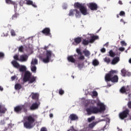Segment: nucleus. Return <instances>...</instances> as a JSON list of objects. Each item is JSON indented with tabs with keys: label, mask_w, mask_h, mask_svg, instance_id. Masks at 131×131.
Instances as JSON below:
<instances>
[{
	"label": "nucleus",
	"mask_w": 131,
	"mask_h": 131,
	"mask_svg": "<svg viewBox=\"0 0 131 131\" xmlns=\"http://www.w3.org/2000/svg\"><path fill=\"white\" fill-rule=\"evenodd\" d=\"M36 116L34 115H30L28 116L25 117L24 120V127L27 129H31L33 128L35 125Z\"/></svg>",
	"instance_id": "f257e3e1"
},
{
	"label": "nucleus",
	"mask_w": 131,
	"mask_h": 131,
	"mask_svg": "<svg viewBox=\"0 0 131 131\" xmlns=\"http://www.w3.org/2000/svg\"><path fill=\"white\" fill-rule=\"evenodd\" d=\"M118 71L116 70H111L105 76V80L106 82L108 81H111L113 83H116L118 82V76L115 75L117 74Z\"/></svg>",
	"instance_id": "f03ea898"
},
{
	"label": "nucleus",
	"mask_w": 131,
	"mask_h": 131,
	"mask_svg": "<svg viewBox=\"0 0 131 131\" xmlns=\"http://www.w3.org/2000/svg\"><path fill=\"white\" fill-rule=\"evenodd\" d=\"M74 7L75 8H78L79 9V11L81 13V14L84 15V16L88 15V10L86 9V7L82 5V4L77 2L75 3Z\"/></svg>",
	"instance_id": "7ed1b4c3"
},
{
	"label": "nucleus",
	"mask_w": 131,
	"mask_h": 131,
	"mask_svg": "<svg viewBox=\"0 0 131 131\" xmlns=\"http://www.w3.org/2000/svg\"><path fill=\"white\" fill-rule=\"evenodd\" d=\"M14 111L18 114H21V112H27V106L25 104L19 105L15 106L14 108Z\"/></svg>",
	"instance_id": "20e7f679"
},
{
	"label": "nucleus",
	"mask_w": 131,
	"mask_h": 131,
	"mask_svg": "<svg viewBox=\"0 0 131 131\" xmlns=\"http://www.w3.org/2000/svg\"><path fill=\"white\" fill-rule=\"evenodd\" d=\"M48 49H49V46H45L43 48V50L46 51V57L42 59V61L44 63H49V62H50L51 57H52V52L51 51L48 50Z\"/></svg>",
	"instance_id": "39448f33"
},
{
	"label": "nucleus",
	"mask_w": 131,
	"mask_h": 131,
	"mask_svg": "<svg viewBox=\"0 0 131 131\" xmlns=\"http://www.w3.org/2000/svg\"><path fill=\"white\" fill-rule=\"evenodd\" d=\"M74 14L76 18H80L81 16L80 11H79V10H78L77 9H71L70 10L69 16H74Z\"/></svg>",
	"instance_id": "423d86ee"
},
{
	"label": "nucleus",
	"mask_w": 131,
	"mask_h": 131,
	"mask_svg": "<svg viewBox=\"0 0 131 131\" xmlns=\"http://www.w3.org/2000/svg\"><path fill=\"white\" fill-rule=\"evenodd\" d=\"M128 115H129V110L126 108L119 113V117L120 119L123 120L124 119H125V118H127Z\"/></svg>",
	"instance_id": "0eeeda50"
},
{
	"label": "nucleus",
	"mask_w": 131,
	"mask_h": 131,
	"mask_svg": "<svg viewBox=\"0 0 131 131\" xmlns=\"http://www.w3.org/2000/svg\"><path fill=\"white\" fill-rule=\"evenodd\" d=\"M97 108L95 106H91L86 108V112L88 115H92V114H97Z\"/></svg>",
	"instance_id": "6e6552de"
},
{
	"label": "nucleus",
	"mask_w": 131,
	"mask_h": 131,
	"mask_svg": "<svg viewBox=\"0 0 131 131\" xmlns=\"http://www.w3.org/2000/svg\"><path fill=\"white\" fill-rule=\"evenodd\" d=\"M97 105L99 106V108H98V107L95 106V109H96L97 111V113H99V112L101 113L102 112H104V111L106 110V107L105 106V105H104V103H98Z\"/></svg>",
	"instance_id": "1a4fd4ad"
},
{
	"label": "nucleus",
	"mask_w": 131,
	"mask_h": 131,
	"mask_svg": "<svg viewBox=\"0 0 131 131\" xmlns=\"http://www.w3.org/2000/svg\"><path fill=\"white\" fill-rule=\"evenodd\" d=\"M78 120V116L75 114H71L69 117L68 121H70V123H72V121Z\"/></svg>",
	"instance_id": "9d476101"
},
{
	"label": "nucleus",
	"mask_w": 131,
	"mask_h": 131,
	"mask_svg": "<svg viewBox=\"0 0 131 131\" xmlns=\"http://www.w3.org/2000/svg\"><path fill=\"white\" fill-rule=\"evenodd\" d=\"M40 105V102L39 101H37L36 102H34L32 104L31 106L30 107V110L33 111L38 109V107Z\"/></svg>",
	"instance_id": "9b49d317"
},
{
	"label": "nucleus",
	"mask_w": 131,
	"mask_h": 131,
	"mask_svg": "<svg viewBox=\"0 0 131 131\" xmlns=\"http://www.w3.org/2000/svg\"><path fill=\"white\" fill-rule=\"evenodd\" d=\"M88 6L92 11H97L98 10V5L95 3H90Z\"/></svg>",
	"instance_id": "f8f14e48"
},
{
	"label": "nucleus",
	"mask_w": 131,
	"mask_h": 131,
	"mask_svg": "<svg viewBox=\"0 0 131 131\" xmlns=\"http://www.w3.org/2000/svg\"><path fill=\"white\" fill-rule=\"evenodd\" d=\"M41 33L45 35L52 37V34L51 33V29L50 28H45L41 31Z\"/></svg>",
	"instance_id": "ddd939ff"
},
{
	"label": "nucleus",
	"mask_w": 131,
	"mask_h": 131,
	"mask_svg": "<svg viewBox=\"0 0 131 131\" xmlns=\"http://www.w3.org/2000/svg\"><path fill=\"white\" fill-rule=\"evenodd\" d=\"M31 77V73L30 72L27 71L25 73V75L23 78L24 82H27L28 80Z\"/></svg>",
	"instance_id": "4468645a"
},
{
	"label": "nucleus",
	"mask_w": 131,
	"mask_h": 131,
	"mask_svg": "<svg viewBox=\"0 0 131 131\" xmlns=\"http://www.w3.org/2000/svg\"><path fill=\"white\" fill-rule=\"evenodd\" d=\"M74 57L76 58V57H77V54H74V55H70L68 56V61L71 63H75V62H76V59H75Z\"/></svg>",
	"instance_id": "2eb2a0df"
},
{
	"label": "nucleus",
	"mask_w": 131,
	"mask_h": 131,
	"mask_svg": "<svg viewBox=\"0 0 131 131\" xmlns=\"http://www.w3.org/2000/svg\"><path fill=\"white\" fill-rule=\"evenodd\" d=\"M76 52L80 56L78 57V60H84V56L82 55V52L79 48L76 49Z\"/></svg>",
	"instance_id": "dca6fc26"
},
{
	"label": "nucleus",
	"mask_w": 131,
	"mask_h": 131,
	"mask_svg": "<svg viewBox=\"0 0 131 131\" xmlns=\"http://www.w3.org/2000/svg\"><path fill=\"white\" fill-rule=\"evenodd\" d=\"M28 60V56L26 54L21 55L20 56L19 62H26Z\"/></svg>",
	"instance_id": "f3484780"
},
{
	"label": "nucleus",
	"mask_w": 131,
	"mask_h": 131,
	"mask_svg": "<svg viewBox=\"0 0 131 131\" xmlns=\"http://www.w3.org/2000/svg\"><path fill=\"white\" fill-rule=\"evenodd\" d=\"M120 92L121 94H125L127 92H129V86H127L126 88L124 86H122L120 89Z\"/></svg>",
	"instance_id": "a211bd4d"
},
{
	"label": "nucleus",
	"mask_w": 131,
	"mask_h": 131,
	"mask_svg": "<svg viewBox=\"0 0 131 131\" xmlns=\"http://www.w3.org/2000/svg\"><path fill=\"white\" fill-rule=\"evenodd\" d=\"M25 2H26V5H28V6H32L34 8H37V6H36V4H35V3H33V2L31 0H25Z\"/></svg>",
	"instance_id": "6ab92c4d"
},
{
	"label": "nucleus",
	"mask_w": 131,
	"mask_h": 131,
	"mask_svg": "<svg viewBox=\"0 0 131 131\" xmlns=\"http://www.w3.org/2000/svg\"><path fill=\"white\" fill-rule=\"evenodd\" d=\"M121 75L122 76H124V77H125V76H130V75H131L130 73L124 69H122L121 71Z\"/></svg>",
	"instance_id": "aec40b11"
},
{
	"label": "nucleus",
	"mask_w": 131,
	"mask_h": 131,
	"mask_svg": "<svg viewBox=\"0 0 131 131\" xmlns=\"http://www.w3.org/2000/svg\"><path fill=\"white\" fill-rule=\"evenodd\" d=\"M74 41L73 43V45H75V46H77V45H79L80 42H81V37H77L74 39Z\"/></svg>",
	"instance_id": "412c9836"
},
{
	"label": "nucleus",
	"mask_w": 131,
	"mask_h": 131,
	"mask_svg": "<svg viewBox=\"0 0 131 131\" xmlns=\"http://www.w3.org/2000/svg\"><path fill=\"white\" fill-rule=\"evenodd\" d=\"M6 3L8 5H13L14 7V9H17V4L15 2L12 0H5Z\"/></svg>",
	"instance_id": "4be33fe9"
},
{
	"label": "nucleus",
	"mask_w": 131,
	"mask_h": 131,
	"mask_svg": "<svg viewBox=\"0 0 131 131\" xmlns=\"http://www.w3.org/2000/svg\"><path fill=\"white\" fill-rule=\"evenodd\" d=\"M119 61H120L119 57H116L113 59L111 62V64H112V65H116V64H117V63H118Z\"/></svg>",
	"instance_id": "5701e85b"
},
{
	"label": "nucleus",
	"mask_w": 131,
	"mask_h": 131,
	"mask_svg": "<svg viewBox=\"0 0 131 131\" xmlns=\"http://www.w3.org/2000/svg\"><path fill=\"white\" fill-rule=\"evenodd\" d=\"M31 96L32 97V99H33V100H37L38 101V98L39 97V94H38V93H34L32 92L31 94Z\"/></svg>",
	"instance_id": "b1692460"
},
{
	"label": "nucleus",
	"mask_w": 131,
	"mask_h": 131,
	"mask_svg": "<svg viewBox=\"0 0 131 131\" xmlns=\"http://www.w3.org/2000/svg\"><path fill=\"white\" fill-rule=\"evenodd\" d=\"M11 64L15 68H17V69L20 68V64H19V63L15 60L12 61Z\"/></svg>",
	"instance_id": "393cba45"
},
{
	"label": "nucleus",
	"mask_w": 131,
	"mask_h": 131,
	"mask_svg": "<svg viewBox=\"0 0 131 131\" xmlns=\"http://www.w3.org/2000/svg\"><path fill=\"white\" fill-rule=\"evenodd\" d=\"M98 122L99 121H95V122H93L92 123L89 124L88 129L89 128H91L92 129H93V128H94V127H95V126H96V125L98 124Z\"/></svg>",
	"instance_id": "a878e982"
},
{
	"label": "nucleus",
	"mask_w": 131,
	"mask_h": 131,
	"mask_svg": "<svg viewBox=\"0 0 131 131\" xmlns=\"http://www.w3.org/2000/svg\"><path fill=\"white\" fill-rule=\"evenodd\" d=\"M96 39H99V36L95 35L92 36L89 42L90 43H93V42H94Z\"/></svg>",
	"instance_id": "bb28decb"
},
{
	"label": "nucleus",
	"mask_w": 131,
	"mask_h": 131,
	"mask_svg": "<svg viewBox=\"0 0 131 131\" xmlns=\"http://www.w3.org/2000/svg\"><path fill=\"white\" fill-rule=\"evenodd\" d=\"M36 80V78L34 76H31L30 78L28 80L29 83H33Z\"/></svg>",
	"instance_id": "cd10ccee"
},
{
	"label": "nucleus",
	"mask_w": 131,
	"mask_h": 131,
	"mask_svg": "<svg viewBox=\"0 0 131 131\" xmlns=\"http://www.w3.org/2000/svg\"><path fill=\"white\" fill-rule=\"evenodd\" d=\"M19 69L20 72H25L26 71V67L25 66H20Z\"/></svg>",
	"instance_id": "c85d7f7f"
},
{
	"label": "nucleus",
	"mask_w": 131,
	"mask_h": 131,
	"mask_svg": "<svg viewBox=\"0 0 131 131\" xmlns=\"http://www.w3.org/2000/svg\"><path fill=\"white\" fill-rule=\"evenodd\" d=\"M90 43V41L89 40H86V39H83L82 42V45L83 46H88Z\"/></svg>",
	"instance_id": "c756f323"
},
{
	"label": "nucleus",
	"mask_w": 131,
	"mask_h": 131,
	"mask_svg": "<svg viewBox=\"0 0 131 131\" xmlns=\"http://www.w3.org/2000/svg\"><path fill=\"white\" fill-rule=\"evenodd\" d=\"M19 17V13L15 12L12 16V20H16Z\"/></svg>",
	"instance_id": "7c9ffc66"
},
{
	"label": "nucleus",
	"mask_w": 131,
	"mask_h": 131,
	"mask_svg": "<svg viewBox=\"0 0 131 131\" xmlns=\"http://www.w3.org/2000/svg\"><path fill=\"white\" fill-rule=\"evenodd\" d=\"M109 55L110 57H112V58H114L116 56V54L115 53L113 52V50H110L109 51Z\"/></svg>",
	"instance_id": "2f4dec72"
},
{
	"label": "nucleus",
	"mask_w": 131,
	"mask_h": 131,
	"mask_svg": "<svg viewBox=\"0 0 131 131\" xmlns=\"http://www.w3.org/2000/svg\"><path fill=\"white\" fill-rule=\"evenodd\" d=\"M92 64L94 66H98L100 63L99 62V61L97 59H94L93 60Z\"/></svg>",
	"instance_id": "473e14b6"
},
{
	"label": "nucleus",
	"mask_w": 131,
	"mask_h": 131,
	"mask_svg": "<svg viewBox=\"0 0 131 131\" xmlns=\"http://www.w3.org/2000/svg\"><path fill=\"white\" fill-rule=\"evenodd\" d=\"M31 65H33V66H35V65H37L38 64V61L37 59H32L31 62Z\"/></svg>",
	"instance_id": "72a5a7b5"
},
{
	"label": "nucleus",
	"mask_w": 131,
	"mask_h": 131,
	"mask_svg": "<svg viewBox=\"0 0 131 131\" xmlns=\"http://www.w3.org/2000/svg\"><path fill=\"white\" fill-rule=\"evenodd\" d=\"M83 53L85 56V57H89V56L91 55V53H90V51L88 50H83Z\"/></svg>",
	"instance_id": "f704fd0d"
},
{
	"label": "nucleus",
	"mask_w": 131,
	"mask_h": 131,
	"mask_svg": "<svg viewBox=\"0 0 131 131\" xmlns=\"http://www.w3.org/2000/svg\"><path fill=\"white\" fill-rule=\"evenodd\" d=\"M22 88V85L19 83H16L15 85V89L16 90H21V88Z\"/></svg>",
	"instance_id": "c9c22d12"
},
{
	"label": "nucleus",
	"mask_w": 131,
	"mask_h": 131,
	"mask_svg": "<svg viewBox=\"0 0 131 131\" xmlns=\"http://www.w3.org/2000/svg\"><path fill=\"white\" fill-rule=\"evenodd\" d=\"M104 61L105 63H107V64H109L110 62H111V59H110V58L106 57L104 58Z\"/></svg>",
	"instance_id": "e433bc0d"
},
{
	"label": "nucleus",
	"mask_w": 131,
	"mask_h": 131,
	"mask_svg": "<svg viewBox=\"0 0 131 131\" xmlns=\"http://www.w3.org/2000/svg\"><path fill=\"white\" fill-rule=\"evenodd\" d=\"M95 119V116H91V117L88 118V122H92V121H94Z\"/></svg>",
	"instance_id": "4c0bfd02"
},
{
	"label": "nucleus",
	"mask_w": 131,
	"mask_h": 131,
	"mask_svg": "<svg viewBox=\"0 0 131 131\" xmlns=\"http://www.w3.org/2000/svg\"><path fill=\"white\" fill-rule=\"evenodd\" d=\"M7 110L6 108H2V105H0V113H6V111Z\"/></svg>",
	"instance_id": "58836bf2"
},
{
	"label": "nucleus",
	"mask_w": 131,
	"mask_h": 131,
	"mask_svg": "<svg viewBox=\"0 0 131 131\" xmlns=\"http://www.w3.org/2000/svg\"><path fill=\"white\" fill-rule=\"evenodd\" d=\"M31 70H32V72H34V73H35L36 72V66H33L31 67Z\"/></svg>",
	"instance_id": "ea45409f"
},
{
	"label": "nucleus",
	"mask_w": 131,
	"mask_h": 131,
	"mask_svg": "<svg viewBox=\"0 0 131 131\" xmlns=\"http://www.w3.org/2000/svg\"><path fill=\"white\" fill-rule=\"evenodd\" d=\"M58 93H59V95H60V96H62V95H64L65 92L62 89H60L59 90Z\"/></svg>",
	"instance_id": "a19ab883"
},
{
	"label": "nucleus",
	"mask_w": 131,
	"mask_h": 131,
	"mask_svg": "<svg viewBox=\"0 0 131 131\" xmlns=\"http://www.w3.org/2000/svg\"><path fill=\"white\" fill-rule=\"evenodd\" d=\"M14 60L16 61H20V58H19V56L18 55H15L13 56Z\"/></svg>",
	"instance_id": "79ce46f5"
},
{
	"label": "nucleus",
	"mask_w": 131,
	"mask_h": 131,
	"mask_svg": "<svg viewBox=\"0 0 131 131\" xmlns=\"http://www.w3.org/2000/svg\"><path fill=\"white\" fill-rule=\"evenodd\" d=\"M120 43L122 47H126L127 44L124 41H121Z\"/></svg>",
	"instance_id": "37998d69"
},
{
	"label": "nucleus",
	"mask_w": 131,
	"mask_h": 131,
	"mask_svg": "<svg viewBox=\"0 0 131 131\" xmlns=\"http://www.w3.org/2000/svg\"><path fill=\"white\" fill-rule=\"evenodd\" d=\"M92 95L94 97H97L98 96V92L96 91H94L92 92Z\"/></svg>",
	"instance_id": "c03bdc74"
},
{
	"label": "nucleus",
	"mask_w": 131,
	"mask_h": 131,
	"mask_svg": "<svg viewBox=\"0 0 131 131\" xmlns=\"http://www.w3.org/2000/svg\"><path fill=\"white\" fill-rule=\"evenodd\" d=\"M5 58V53L0 52V59H4Z\"/></svg>",
	"instance_id": "a18cd8bd"
},
{
	"label": "nucleus",
	"mask_w": 131,
	"mask_h": 131,
	"mask_svg": "<svg viewBox=\"0 0 131 131\" xmlns=\"http://www.w3.org/2000/svg\"><path fill=\"white\" fill-rule=\"evenodd\" d=\"M23 50H24V47L23 46H20L19 47L18 51L21 53H23Z\"/></svg>",
	"instance_id": "49530a36"
},
{
	"label": "nucleus",
	"mask_w": 131,
	"mask_h": 131,
	"mask_svg": "<svg viewBox=\"0 0 131 131\" xmlns=\"http://www.w3.org/2000/svg\"><path fill=\"white\" fill-rule=\"evenodd\" d=\"M40 131H48V128H47L46 127H42L40 128Z\"/></svg>",
	"instance_id": "de8ad7c7"
},
{
	"label": "nucleus",
	"mask_w": 131,
	"mask_h": 131,
	"mask_svg": "<svg viewBox=\"0 0 131 131\" xmlns=\"http://www.w3.org/2000/svg\"><path fill=\"white\" fill-rule=\"evenodd\" d=\"M11 34L12 36H15L16 35V33H15V31L13 30H11Z\"/></svg>",
	"instance_id": "09e8293b"
},
{
	"label": "nucleus",
	"mask_w": 131,
	"mask_h": 131,
	"mask_svg": "<svg viewBox=\"0 0 131 131\" xmlns=\"http://www.w3.org/2000/svg\"><path fill=\"white\" fill-rule=\"evenodd\" d=\"M124 50H125V48L124 47H120L119 48V51H120V52H124Z\"/></svg>",
	"instance_id": "8fccbe9b"
},
{
	"label": "nucleus",
	"mask_w": 131,
	"mask_h": 131,
	"mask_svg": "<svg viewBox=\"0 0 131 131\" xmlns=\"http://www.w3.org/2000/svg\"><path fill=\"white\" fill-rule=\"evenodd\" d=\"M124 15H125V12H124V11H122L119 13L120 16H124Z\"/></svg>",
	"instance_id": "3c124183"
},
{
	"label": "nucleus",
	"mask_w": 131,
	"mask_h": 131,
	"mask_svg": "<svg viewBox=\"0 0 131 131\" xmlns=\"http://www.w3.org/2000/svg\"><path fill=\"white\" fill-rule=\"evenodd\" d=\"M68 131H77V130H75V129H74V127H73V126H71L70 129L68 130Z\"/></svg>",
	"instance_id": "603ef678"
},
{
	"label": "nucleus",
	"mask_w": 131,
	"mask_h": 131,
	"mask_svg": "<svg viewBox=\"0 0 131 131\" xmlns=\"http://www.w3.org/2000/svg\"><path fill=\"white\" fill-rule=\"evenodd\" d=\"M127 106L129 109H131V101L128 102Z\"/></svg>",
	"instance_id": "864d4df0"
},
{
	"label": "nucleus",
	"mask_w": 131,
	"mask_h": 131,
	"mask_svg": "<svg viewBox=\"0 0 131 131\" xmlns=\"http://www.w3.org/2000/svg\"><path fill=\"white\" fill-rule=\"evenodd\" d=\"M20 6L22 7L23 6V4H24V2L23 0H21L19 3Z\"/></svg>",
	"instance_id": "5fc2aeb1"
},
{
	"label": "nucleus",
	"mask_w": 131,
	"mask_h": 131,
	"mask_svg": "<svg viewBox=\"0 0 131 131\" xmlns=\"http://www.w3.org/2000/svg\"><path fill=\"white\" fill-rule=\"evenodd\" d=\"M101 53H105L106 52V49L105 48H102L101 49Z\"/></svg>",
	"instance_id": "6e6d98bb"
},
{
	"label": "nucleus",
	"mask_w": 131,
	"mask_h": 131,
	"mask_svg": "<svg viewBox=\"0 0 131 131\" xmlns=\"http://www.w3.org/2000/svg\"><path fill=\"white\" fill-rule=\"evenodd\" d=\"M83 66L82 64L80 63H78V68H82Z\"/></svg>",
	"instance_id": "4d7b16f0"
},
{
	"label": "nucleus",
	"mask_w": 131,
	"mask_h": 131,
	"mask_svg": "<svg viewBox=\"0 0 131 131\" xmlns=\"http://www.w3.org/2000/svg\"><path fill=\"white\" fill-rule=\"evenodd\" d=\"M11 79L12 80H15V79H16V76H13L11 77Z\"/></svg>",
	"instance_id": "13d9d810"
},
{
	"label": "nucleus",
	"mask_w": 131,
	"mask_h": 131,
	"mask_svg": "<svg viewBox=\"0 0 131 131\" xmlns=\"http://www.w3.org/2000/svg\"><path fill=\"white\" fill-rule=\"evenodd\" d=\"M49 116H50V118H52L53 117L54 115H53V114H50Z\"/></svg>",
	"instance_id": "bf43d9fd"
},
{
	"label": "nucleus",
	"mask_w": 131,
	"mask_h": 131,
	"mask_svg": "<svg viewBox=\"0 0 131 131\" xmlns=\"http://www.w3.org/2000/svg\"><path fill=\"white\" fill-rule=\"evenodd\" d=\"M108 46H109L108 42L106 43L104 45V46H105V47H106V48L108 47Z\"/></svg>",
	"instance_id": "052dcab7"
},
{
	"label": "nucleus",
	"mask_w": 131,
	"mask_h": 131,
	"mask_svg": "<svg viewBox=\"0 0 131 131\" xmlns=\"http://www.w3.org/2000/svg\"><path fill=\"white\" fill-rule=\"evenodd\" d=\"M118 3L119 4V5H122V2L121 1H119Z\"/></svg>",
	"instance_id": "680f3d73"
},
{
	"label": "nucleus",
	"mask_w": 131,
	"mask_h": 131,
	"mask_svg": "<svg viewBox=\"0 0 131 131\" xmlns=\"http://www.w3.org/2000/svg\"><path fill=\"white\" fill-rule=\"evenodd\" d=\"M0 91H4V88L2 86H0Z\"/></svg>",
	"instance_id": "e2e57ef3"
},
{
	"label": "nucleus",
	"mask_w": 131,
	"mask_h": 131,
	"mask_svg": "<svg viewBox=\"0 0 131 131\" xmlns=\"http://www.w3.org/2000/svg\"><path fill=\"white\" fill-rule=\"evenodd\" d=\"M63 9H64V10H66L67 9V7L66 6H63Z\"/></svg>",
	"instance_id": "0e129e2a"
},
{
	"label": "nucleus",
	"mask_w": 131,
	"mask_h": 131,
	"mask_svg": "<svg viewBox=\"0 0 131 131\" xmlns=\"http://www.w3.org/2000/svg\"><path fill=\"white\" fill-rule=\"evenodd\" d=\"M128 62L130 63V64H131V58L129 59Z\"/></svg>",
	"instance_id": "69168bd1"
},
{
	"label": "nucleus",
	"mask_w": 131,
	"mask_h": 131,
	"mask_svg": "<svg viewBox=\"0 0 131 131\" xmlns=\"http://www.w3.org/2000/svg\"><path fill=\"white\" fill-rule=\"evenodd\" d=\"M123 21H124V20H123V19H120V22H123Z\"/></svg>",
	"instance_id": "338daca9"
},
{
	"label": "nucleus",
	"mask_w": 131,
	"mask_h": 131,
	"mask_svg": "<svg viewBox=\"0 0 131 131\" xmlns=\"http://www.w3.org/2000/svg\"><path fill=\"white\" fill-rule=\"evenodd\" d=\"M119 16H120L119 14H117V18H119Z\"/></svg>",
	"instance_id": "774afa93"
}]
</instances>
